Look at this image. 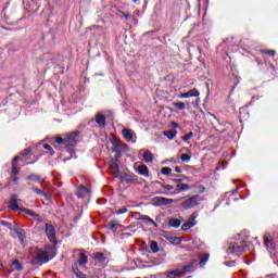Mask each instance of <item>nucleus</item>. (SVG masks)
I'll return each instance as SVG.
<instances>
[{"label":"nucleus","mask_w":278,"mask_h":278,"mask_svg":"<svg viewBox=\"0 0 278 278\" xmlns=\"http://www.w3.org/2000/svg\"><path fill=\"white\" fill-rule=\"evenodd\" d=\"M28 253L33 257L30 264L34 266H42V264H47L51 260L47 251L40 250L38 248H29Z\"/></svg>","instance_id":"f257e3e1"},{"label":"nucleus","mask_w":278,"mask_h":278,"mask_svg":"<svg viewBox=\"0 0 278 278\" xmlns=\"http://www.w3.org/2000/svg\"><path fill=\"white\" fill-rule=\"evenodd\" d=\"M77 138H79V130L63 135V137H58L54 139L56 144H62L63 147H71L72 149L77 147Z\"/></svg>","instance_id":"f03ea898"},{"label":"nucleus","mask_w":278,"mask_h":278,"mask_svg":"<svg viewBox=\"0 0 278 278\" xmlns=\"http://www.w3.org/2000/svg\"><path fill=\"white\" fill-rule=\"evenodd\" d=\"M247 249V242L242 240L233 241L228 245L227 253L228 255H242Z\"/></svg>","instance_id":"7ed1b4c3"},{"label":"nucleus","mask_w":278,"mask_h":278,"mask_svg":"<svg viewBox=\"0 0 278 278\" xmlns=\"http://www.w3.org/2000/svg\"><path fill=\"white\" fill-rule=\"evenodd\" d=\"M45 231H46V236H47L48 240H50V242L55 247V244H58L55 226L52 224H46Z\"/></svg>","instance_id":"20e7f679"},{"label":"nucleus","mask_w":278,"mask_h":278,"mask_svg":"<svg viewBox=\"0 0 278 278\" xmlns=\"http://www.w3.org/2000/svg\"><path fill=\"white\" fill-rule=\"evenodd\" d=\"M201 198H199V195H193L187 200H185L181 203V207L184 210H192V207H197V205H199V203H201Z\"/></svg>","instance_id":"39448f33"},{"label":"nucleus","mask_w":278,"mask_h":278,"mask_svg":"<svg viewBox=\"0 0 278 278\" xmlns=\"http://www.w3.org/2000/svg\"><path fill=\"white\" fill-rule=\"evenodd\" d=\"M121 156V153L118 154V156H116L115 159H112L110 161V170L112 173V175H114V177H118L121 169L118 166V157Z\"/></svg>","instance_id":"423d86ee"},{"label":"nucleus","mask_w":278,"mask_h":278,"mask_svg":"<svg viewBox=\"0 0 278 278\" xmlns=\"http://www.w3.org/2000/svg\"><path fill=\"white\" fill-rule=\"evenodd\" d=\"M161 186L165 189V191H160L159 194H164L166 197H175V194H177L176 187L173 185L161 184Z\"/></svg>","instance_id":"0eeeda50"},{"label":"nucleus","mask_w":278,"mask_h":278,"mask_svg":"<svg viewBox=\"0 0 278 278\" xmlns=\"http://www.w3.org/2000/svg\"><path fill=\"white\" fill-rule=\"evenodd\" d=\"M124 139L127 140V142H136L134 138H136V132L129 128H125L122 131Z\"/></svg>","instance_id":"6e6552de"},{"label":"nucleus","mask_w":278,"mask_h":278,"mask_svg":"<svg viewBox=\"0 0 278 278\" xmlns=\"http://www.w3.org/2000/svg\"><path fill=\"white\" fill-rule=\"evenodd\" d=\"M201 92L197 88H193L185 93L178 94L179 99H190V97H200Z\"/></svg>","instance_id":"1a4fd4ad"},{"label":"nucleus","mask_w":278,"mask_h":278,"mask_svg":"<svg viewBox=\"0 0 278 278\" xmlns=\"http://www.w3.org/2000/svg\"><path fill=\"white\" fill-rule=\"evenodd\" d=\"M11 231H13L14 238H18V240H21L22 244L23 242H25V230L15 226L14 228L11 229Z\"/></svg>","instance_id":"9d476101"},{"label":"nucleus","mask_w":278,"mask_h":278,"mask_svg":"<svg viewBox=\"0 0 278 278\" xmlns=\"http://www.w3.org/2000/svg\"><path fill=\"white\" fill-rule=\"evenodd\" d=\"M11 231H13L14 238H18V240H21L22 244L23 242H25V230L15 226L14 228L11 229Z\"/></svg>","instance_id":"9b49d317"},{"label":"nucleus","mask_w":278,"mask_h":278,"mask_svg":"<svg viewBox=\"0 0 278 278\" xmlns=\"http://www.w3.org/2000/svg\"><path fill=\"white\" fill-rule=\"evenodd\" d=\"M11 231H13L14 238H18V240H21L22 244L23 242H25V230L15 226L14 228L11 229Z\"/></svg>","instance_id":"f8f14e48"},{"label":"nucleus","mask_w":278,"mask_h":278,"mask_svg":"<svg viewBox=\"0 0 278 278\" xmlns=\"http://www.w3.org/2000/svg\"><path fill=\"white\" fill-rule=\"evenodd\" d=\"M153 201L154 203H157V205H170V203H175L174 199H168L164 197H154Z\"/></svg>","instance_id":"ddd939ff"},{"label":"nucleus","mask_w":278,"mask_h":278,"mask_svg":"<svg viewBox=\"0 0 278 278\" xmlns=\"http://www.w3.org/2000/svg\"><path fill=\"white\" fill-rule=\"evenodd\" d=\"M264 244L269 251L275 250V242L270 239V233H265L263 237Z\"/></svg>","instance_id":"4468645a"},{"label":"nucleus","mask_w":278,"mask_h":278,"mask_svg":"<svg viewBox=\"0 0 278 278\" xmlns=\"http://www.w3.org/2000/svg\"><path fill=\"white\" fill-rule=\"evenodd\" d=\"M27 181H35V184H45V178L38 174H30L26 177Z\"/></svg>","instance_id":"2eb2a0df"},{"label":"nucleus","mask_w":278,"mask_h":278,"mask_svg":"<svg viewBox=\"0 0 278 278\" xmlns=\"http://www.w3.org/2000/svg\"><path fill=\"white\" fill-rule=\"evenodd\" d=\"M143 161L146 162V164H151L153 162V160H155V156H153V153H151V151L146 150L142 154Z\"/></svg>","instance_id":"dca6fc26"},{"label":"nucleus","mask_w":278,"mask_h":278,"mask_svg":"<svg viewBox=\"0 0 278 278\" xmlns=\"http://www.w3.org/2000/svg\"><path fill=\"white\" fill-rule=\"evenodd\" d=\"M9 207H10V210H13V212H18V210H21L18 207V202H16V194H13L11 197V201L9 203Z\"/></svg>","instance_id":"f3484780"},{"label":"nucleus","mask_w":278,"mask_h":278,"mask_svg":"<svg viewBox=\"0 0 278 278\" xmlns=\"http://www.w3.org/2000/svg\"><path fill=\"white\" fill-rule=\"evenodd\" d=\"M93 260H96V262H98V264H105V260H108V256H105V254H103L101 252H96L93 254Z\"/></svg>","instance_id":"a211bd4d"},{"label":"nucleus","mask_w":278,"mask_h":278,"mask_svg":"<svg viewBox=\"0 0 278 278\" xmlns=\"http://www.w3.org/2000/svg\"><path fill=\"white\" fill-rule=\"evenodd\" d=\"M79 266H86L88 264V256H86V253L79 252L78 255V262H76Z\"/></svg>","instance_id":"6ab92c4d"},{"label":"nucleus","mask_w":278,"mask_h":278,"mask_svg":"<svg viewBox=\"0 0 278 278\" xmlns=\"http://www.w3.org/2000/svg\"><path fill=\"white\" fill-rule=\"evenodd\" d=\"M72 270H73L74 275H76L77 278H86V274H84V271L79 270V267H77V263L73 264Z\"/></svg>","instance_id":"aec40b11"},{"label":"nucleus","mask_w":278,"mask_h":278,"mask_svg":"<svg viewBox=\"0 0 278 278\" xmlns=\"http://www.w3.org/2000/svg\"><path fill=\"white\" fill-rule=\"evenodd\" d=\"M186 190H190V185L181 182L176 185L177 194H179V192H186Z\"/></svg>","instance_id":"412c9836"},{"label":"nucleus","mask_w":278,"mask_h":278,"mask_svg":"<svg viewBox=\"0 0 278 278\" xmlns=\"http://www.w3.org/2000/svg\"><path fill=\"white\" fill-rule=\"evenodd\" d=\"M168 226L173 227L174 229H179V227H181V220L177 218H169Z\"/></svg>","instance_id":"4be33fe9"},{"label":"nucleus","mask_w":278,"mask_h":278,"mask_svg":"<svg viewBox=\"0 0 278 278\" xmlns=\"http://www.w3.org/2000/svg\"><path fill=\"white\" fill-rule=\"evenodd\" d=\"M137 173H139V175H142L143 177H149V167H147V165H140L137 168Z\"/></svg>","instance_id":"5701e85b"},{"label":"nucleus","mask_w":278,"mask_h":278,"mask_svg":"<svg viewBox=\"0 0 278 278\" xmlns=\"http://www.w3.org/2000/svg\"><path fill=\"white\" fill-rule=\"evenodd\" d=\"M96 123H97L98 125H100V127H105V123H106L105 115L98 114V115L96 116Z\"/></svg>","instance_id":"b1692460"},{"label":"nucleus","mask_w":278,"mask_h":278,"mask_svg":"<svg viewBox=\"0 0 278 278\" xmlns=\"http://www.w3.org/2000/svg\"><path fill=\"white\" fill-rule=\"evenodd\" d=\"M30 190H33V192H36V194H39V197H43L45 199L49 200V193L42 191V189H38L37 187H30Z\"/></svg>","instance_id":"393cba45"},{"label":"nucleus","mask_w":278,"mask_h":278,"mask_svg":"<svg viewBox=\"0 0 278 278\" xmlns=\"http://www.w3.org/2000/svg\"><path fill=\"white\" fill-rule=\"evenodd\" d=\"M139 220H144L146 223L153 225V227H157V223H155V220H153L149 215H140Z\"/></svg>","instance_id":"a878e982"},{"label":"nucleus","mask_w":278,"mask_h":278,"mask_svg":"<svg viewBox=\"0 0 278 278\" xmlns=\"http://www.w3.org/2000/svg\"><path fill=\"white\" fill-rule=\"evenodd\" d=\"M197 226V222H191L190 219L182 224L181 229L182 231H188V229H192V227Z\"/></svg>","instance_id":"bb28decb"},{"label":"nucleus","mask_w":278,"mask_h":278,"mask_svg":"<svg viewBox=\"0 0 278 278\" xmlns=\"http://www.w3.org/2000/svg\"><path fill=\"white\" fill-rule=\"evenodd\" d=\"M18 161V156H15L12 162V173L13 175H18L21 169L18 168V165H16V162Z\"/></svg>","instance_id":"cd10ccee"},{"label":"nucleus","mask_w":278,"mask_h":278,"mask_svg":"<svg viewBox=\"0 0 278 278\" xmlns=\"http://www.w3.org/2000/svg\"><path fill=\"white\" fill-rule=\"evenodd\" d=\"M163 136H166L168 140H174L175 136H177V130H166L163 132Z\"/></svg>","instance_id":"c85d7f7f"},{"label":"nucleus","mask_w":278,"mask_h":278,"mask_svg":"<svg viewBox=\"0 0 278 278\" xmlns=\"http://www.w3.org/2000/svg\"><path fill=\"white\" fill-rule=\"evenodd\" d=\"M150 249H151L152 253H159L160 245H157V241H151Z\"/></svg>","instance_id":"c756f323"},{"label":"nucleus","mask_w":278,"mask_h":278,"mask_svg":"<svg viewBox=\"0 0 278 278\" xmlns=\"http://www.w3.org/2000/svg\"><path fill=\"white\" fill-rule=\"evenodd\" d=\"M23 212H25V214H28V216H33V218H35L36 220H38V218H39L38 213H36L29 208H24Z\"/></svg>","instance_id":"7c9ffc66"},{"label":"nucleus","mask_w":278,"mask_h":278,"mask_svg":"<svg viewBox=\"0 0 278 278\" xmlns=\"http://www.w3.org/2000/svg\"><path fill=\"white\" fill-rule=\"evenodd\" d=\"M167 277L168 278H180L181 273L179 270H172V271L167 273Z\"/></svg>","instance_id":"2f4dec72"},{"label":"nucleus","mask_w":278,"mask_h":278,"mask_svg":"<svg viewBox=\"0 0 278 278\" xmlns=\"http://www.w3.org/2000/svg\"><path fill=\"white\" fill-rule=\"evenodd\" d=\"M173 108H176V110H186V103L184 102H173Z\"/></svg>","instance_id":"473e14b6"},{"label":"nucleus","mask_w":278,"mask_h":278,"mask_svg":"<svg viewBox=\"0 0 278 278\" xmlns=\"http://www.w3.org/2000/svg\"><path fill=\"white\" fill-rule=\"evenodd\" d=\"M12 266L13 268H15V270H23V265H21V262H18V260H14L12 262Z\"/></svg>","instance_id":"72a5a7b5"},{"label":"nucleus","mask_w":278,"mask_h":278,"mask_svg":"<svg viewBox=\"0 0 278 278\" xmlns=\"http://www.w3.org/2000/svg\"><path fill=\"white\" fill-rule=\"evenodd\" d=\"M208 260H210V254H204L200 260V266H205Z\"/></svg>","instance_id":"f704fd0d"},{"label":"nucleus","mask_w":278,"mask_h":278,"mask_svg":"<svg viewBox=\"0 0 278 278\" xmlns=\"http://www.w3.org/2000/svg\"><path fill=\"white\" fill-rule=\"evenodd\" d=\"M205 192V187L203 185L195 186V193L203 194Z\"/></svg>","instance_id":"c9c22d12"},{"label":"nucleus","mask_w":278,"mask_h":278,"mask_svg":"<svg viewBox=\"0 0 278 278\" xmlns=\"http://www.w3.org/2000/svg\"><path fill=\"white\" fill-rule=\"evenodd\" d=\"M194 134L192 131L188 132L187 135L184 136L182 140L184 142H189L190 138H193Z\"/></svg>","instance_id":"e433bc0d"},{"label":"nucleus","mask_w":278,"mask_h":278,"mask_svg":"<svg viewBox=\"0 0 278 278\" xmlns=\"http://www.w3.org/2000/svg\"><path fill=\"white\" fill-rule=\"evenodd\" d=\"M162 175H170L173 173V169L170 167H163L161 169Z\"/></svg>","instance_id":"4c0bfd02"},{"label":"nucleus","mask_w":278,"mask_h":278,"mask_svg":"<svg viewBox=\"0 0 278 278\" xmlns=\"http://www.w3.org/2000/svg\"><path fill=\"white\" fill-rule=\"evenodd\" d=\"M180 160L181 162H190V160H192V156L189 154H182L180 155Z\"/></svg>","instance_id":"58836bf2"},{"label":"nucleus","mask_w":278,"mask_h":278,"mask_svg":"<svg viewBox=\"0 0 278 278\" xmlns=\"http://www.w3.org/2000/svg\"><path fill=\"white\" fill-rule=\"evenodd\" d=\"M119 17L121 18H125V21H129V18H131V14L125 13V12H121L119 13Z\"/></svg>","instance_id":"ea45409f"},{"label":"nucleus","mask_w":278,"mask_h":278,"mask_svg":"<svg viewBox=\"0 0 278 278\" xmlns=\"http://www.w3.org/2000/svg\"><path fill=\"white\" fill-rule=\"evenodd\" d=\"M42 147H43V149H46V151H50V155H55V152L49 144L43 143Z\"/></svg>","instance_id":"a19ab883"},{"label":"nucleus","mask_w":278,"mask_h":278,"mask_svg":"<svg viewBox=\"0 0 278 278\" xmlns=\"http://www.w3.org/2000/svg\"><path fill=\"white\" fill-rule=\"evenodd\" d=\"M109 229H110V231L115 232V231L118 230V225H116V224H114V223H110V224H109Z\"/></svg>","instance_id":"79ce46f5"},{"label":"nucleus","mask_w":278,"mask_h":278,"mask_svg":"<svg viewBox=\"0 0 278 278\" xmlns=\"http://www.w3.org/2000/svg\"><path fill=\"white\" fill-rule=\"evenodd\" d=\"M80 192H81V194H90V189H88L87 187L81 186L80 187Z\"/></svg>","instance_id":"37998d69"},{"label":"nucleus","mask_w":278,"mask_h":278,"mask_svg":"<svg viewBox=\"0 0 278 278\" xmlns=\"http://www.w3.org/2000/svg\"><path fill=\"white\" fill-rule=\"evenodd\" d=\"M0 225H2L3 227H8V229H12V224L5 220H0Z\"/></svg>","instance_id":"c03bdc74"},{"label":"nucleus","mask_w":278,"mask_h":278,"mask_svg":"<svg viewBox=\"0 0 278 278\" xmlns=\"http://www.w3.org/2000/svg\"><path fill=\"white\" fill-rule=\"evenodd\" d=\"M116 214H118V215L127 214V207H122V208L117 210Z\"/></svg>","instance_id":"a18cd8bd"},{"label":"nucleus","mask_w":278,"mask_h":278,"mask_svg":"<svg viewBox=\"0 0 278 278\" xmlns=\"http://www.w3.org/2000/svg\"><path fill=\"white\" fill-rule=\"evenodd\" d=\"M185 273H192V267L190 265H187L184 267Z\"/></svg>","instance_id":"49530a36"},{"label":"nucleus","mask_w":278,"mask_h":278,"mask_svg":"<svg viewBox=\"0 0 278 278\" xmlns=\"http://www.w3.org/2000/svg\"><path fill=\"white\" fill-rule=\"evenodd\" d=\"M197 214L195 213H193L192 215H191V217L189 218V220H191V222H193V223H197Z\"/></svg>","instance_id":"de8ad7c7"},{"label":"nucleus","mask_w":278,"mask_h":278,"mask_svg":"<svg viewBox=\"0 0 278 278\" xmlns=\"http://www.w3.org/2000/svg\"><path fill=\"white\" fill-rule=\"evenodd\" d=\"M173 240L176 244H181V239L179 237H174Z\"/></svg>","instance_id":"09e8293b"},{"label":"nucleus","mask_w":278,"mask_h":278,"mask_svg":"<svg viewBox=\"0 0 278 278\" xmlns=\"http://www.w3.org/2000/svg\"><path fill=\"white\" fill-rule=\"evenodd\" d=\"M30 154H31V150L26 149V150L24 151V157H27V155H30Z\"/></svg>","instance_id":"8fccbe9b"},{"label":"nucleus","mask_w":278,"mask_h":278,"mask_svg":"<svg viewBox=\"0 0 278 278\" xmlns=\"http://www.w3.org/2000/svg\"><path fill=\"white\" fill-rule=\"evenodd\" d=\"M172 127L177 128V127H179V124L173 122V123H172Z\"/></svg>","instance_id":"3c124183"},{"label":"nucleus","mask_w":278,"mask_h":278,"mask_svg":"<svg viewBox=\"0 0 278 278\" xmlns=\"http://www.w3.org/2000/svg\"><path fill=\"white\" fill-rule=\"evenodd\" d=\"M175 170H176V173H181V167L176 166V167H175Z\"/></svg>","instance_id":"603ef678"},{"label":"nucleus","mask_w":278,"mask_h":278,"mask_svg":"<svg viewBox=\"0 0 278 278\" xmlns=\"http://www.w3.org/2000/svg\"><path fill=\"white\" fill-rule=\"evenodd\" d=\"M268 53L269 55H275V50H270Z\"/></svg>","instance_id":"864d4df0"},{"label":"nucleus","mask_w":278,"mask_h":278,"mask_svg":"<svg viewBox=\"0 0 278 278\" xmlns=\"http://www.w3.org/2000/svg\"><path fill=\"white\" fill-rule=\"evenodd\" d=\"M176 184L184 181L182 179H175Z\"/></svg>","instance_id":"5fc2aeb1"},{"label":"nucleus","mask_w":278,"mask_h":278,"mask_svg":"<svg viewBox=\"0 0 278 278\" xmlns=\"http://www.w3.org/2000/svg\"><path fill=\"white\" fill-rule=\"evenodd\" d=\"M48 249H50V251H55L54 247H48Z\"/></svg>","instance_id":"6e6d98bb"},{"label":"nucleus","mask_w":278,"mask_h":278,"mask_svg":"<svg viewBox=\"0 0 278 278\" xmlns=\"http://www.w3.org/2000/svg\"><path fill=\"white\" fill-rule=\"evenodd\" d=\"M233 194H238V189H235V190H233Z\"/></svg>","instance_id":"4d7b16f0"},{"label":"nucleus","mask_w":278,"mask_h":278,"mask_svg":"<svg viewBox=\"0 0 278 278\" xmlns=\"http://www.w3.org/2000/svg\"><path fill=\"white\" fill-rule=\"evenodd\" d=\"M180 151H186V148H182Z\"/></svg>","instance_id":"13d9d810"},{"label":"nucleus","mask_w":278,"mask_h":278,"mask_svg":"<svg viewBox=\"0 0 278 278\" xmlns=\"http://www.w3.org/2000/svg\"><path fill=\"white\" fill-rule=\"evenodd\" d=\"M70 152L73 153V149H70Z\"/></svg>","instance_id":"bf43d9fd"},{"label":"nucleus","mask_w":278,"mask_h":278,"mask_svg":"<svg viewBox=\"0 0 278 278\" xmlns=\"http://www.w3.org/2000/svg\"><path fill=\"white\" fill-rule=\"evenodd\" d=\"M78 197L81 198V194L78 193Z\"/></svg>","instance_id":"052dcab7"},{"label":"nucleus","mask_w":278,"mask_h":278,"mask_svg":"<svg viewBox=\"0 0 278 278\" xmlns=\"http://www.w3.org/2000/svg\"><path fill=\"white\" fill-rule=\"evenodd\" d=\"M135 3H136V1H138V0H132Z\"/></svg>","instance_id":"680f3d73"}]
</instances>
